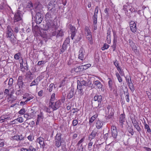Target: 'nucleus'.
Returning <instances> with one entry per match:
<instances>
[{
	"mask_svg": "<svg viewBox=\"0 0 151 151\" xmlns=\"http://www.w3.org/2000/svg\"><path fill=\"white\" fill-rule=\"evenodd\" d=\"M58 6L55 1H50L47 5V12L45 15L47 21H52L56 16L58 11Z\"/></svg>",
	"mask_w": 151,
	"mask_h": 151,
	"instance_id": "nucleus-1",
	"label": "nucleus"
},
{
	"mask_svg": "<svg viewBox=\"0 0 151 151\" xmlns=\"http://www.w3.org/2000/svg\"><path fill=\"white\" fill-rule=\"evenodd\" d=\"M104 98L101 95H96L91 101L92 106L94 108L100 109L103 107L102 101Z\"/></svg>",
	"mask_w": 151,
	"mask_h": 151,
	"instance_id": "nucleus-2",
	"label": "nucleus"
},
{
	"mask_svg": "<svg viewBox=\"0 0 151 151\" xmlns=\"http://www.w3.org/2000/svg\"><path fill=\"white\" fill-rule=\"evenodd\" d=\"M7 31L6 33V37L7 38L9 37L10 39L11 42L12 44H14L16 41L14 36L13 35V30L11 27L8 26L7 27Z\"/></svg>",
	"mask_w": 151,
	"mask_h": 151,
	"instance_id": "nucleus-3",
	"label": "nucleus"
},
{
	"mask_svg": "<svg viewBox=\"0 0 151 151\" xmlns=\"http://www.w3.org/2000/svg\"><path fill=\"white\" fill-rule=\"evenodd\" d=\"M23 14L22 12L18 10L14 15L13 17L14 22H17L22 20Z\"/></svg>",
	"mask_w": 151,
	"mask_h": 151,
	"instance_id": "nucleus-4",
	"label": "nucleus"
},
{
	"mask_svg": "<svg viewBox=\"0 0 151 151\" xmlns=\"http://www.w3.org/2000/svg\"><path fill=\"white\" fill-rule=\"evenodd\" d=\"M100 134V132L99 130L96 128H94L88 137V139L90 141L93 140L96 137H98Z\"/></svg>",
	"mask_w": 151,
	"mask_h": 151,
	"instance_id": "nucleus-5",
	"label": "nucleus"
},
{
	"mask_svg": "<svg viewBox=\"0 0 151 151\" xmlns=\"http://www.w3.org/2000/svg\"><path fill=\"white\" fill-rule=\"evenodd\" d=\"M61 134L60 133H57L55 137V145L57 147H59L62 143Z\"/></svg>",
	"mask_w": 151,
	"mask_h": 151,
	"instance_id": "nucleus-6",
	"label": "nucleus"
},
{
	"mask_svg": "<svg viewBox=\"0 0 151 151\" xmlns=\"http://www.w3.org/2000/svg\"><path fill=\"white\" fill-rule=\"evenodd\" d=\"M36 5L35 6V12L36 14H41L43 13V6L39 3H38L36 4Z\"/></svg>",
	"mask_w": 151,
	"mask_h": 151,
	"instance_id": "nucleus-7",
	"label": "nucleus"
},
{
	"mask_svg": "<svg viewBox=\"0 0 151 151\" xmlns=\"http://www.w3.org/2000/svg\"><path fill=\"white\" fill-rule=\"evenodd\" d=\"M43 14H36L34 17V21L37 24H40L43 20Z\"/></svg>",
	"mask_w": 151,
	"mask_h": 151,
	"instance_id": "nucleus-8",
	"label": "nucleus"
},
{
	"mask_svg": "<svg viewBox=\"0 0 151 151\" xmlns=\"http://www.w3.org/2000/svg\"><path fill=\"white\" fill-rule=\"evenodd\" d=\"M61 104V102L60 101H58L55 103L52 102L50 106L54 111L58 109L60 107Z\"/></svg>",
	"mask_w": 151,
	"mask_h": 151,
	"instance_id": "nucleus-9",
	"label": "nucleus"
},
{
	"mask_svg": "<svg viewBox=\"0 0 151 151\" xmlns=\"http://www.w3.org/2000/svg\"><path fill=\"white\" fill-rule=\"evenodd\" d=\"M132 123L134 127L136 129L137 131L140 133L141 130V129L138 124V123L135 118L132 119Z\"/></svg>",
	"mask_w": 151,
	"mask_h": 151,
	"instance_id": "nucleus-10",
	"label": "nucleus"
},
{
	"mask_svg": "<svg viewBox=\"0 0 151 151\" xmlns=\"http://www.w3.org/2000/svg\"><path fill=\"white\" fill-rule=\"evenodd\" d=\"M22 79V76H19L18 77L17 83L18 86V88L22 89L24 85V82H23Z\"/></svg>",
	"mask_w": 151,
	"mask_h": 151,
	"instance_id": "nucleus-11",
	"label": "nucleus"
},
{
	"mask_svg": "<svg viewBox=\"0 0 151 151\" xmlns=\"http://www.w3.org/2000/svg\"><path fill=\"white\" fill-rule=\"evenodd\" d=\"M69 29L71 32V38L72 40H73L76 34V28L71 24H70L69 25Z\"/></svg>",
	"mask_w": 151,
	"mask_h": 151,
	"instance_id": "nucleus-12",
	"label": "nucleus"
},
{
	"mask_svg": "<svg viewBox=\"0 0 151 151\" xmlns=\"http://www.w3.org/2000/svg\"><path fill=\"white\" fill-rule=\"evenodd\" d=\"M130 30L133 32H135L136 31V25L135 22L133 21L130 22Z\"/></svg>",
	"mask_w": 151,
	"mask_h": 151,
	"instance_id": "nucleus-13",
	"label": "nucleus"
},
{
	"mask_svg": "<svg viewBox=\"0 0 151 151\" xmlns=\"http://www.w3.org/2000/svg\"><path fill=\"white\" fill-rule=\"evenodd\" d=\"M111 134L114 138H116L117 135L116 127L114 126H112L111 128Z\"/></svg>",
	"mask_w": 151,
	"mask_h": 151,
	"instance_id": "nucleus-14",
	"label": "nucleus"
},
{
	"mask_svg": "<svg viewBox=\"0 0 151 151\" xmlns=\"http://www.w3.org/2000/svg\"><path fill=\"white\" fill-rule=\"evenodd\" d=\"M24 137L22 134L14 136L12 137V138L14 140L17 141H21L24 139Z\"/></svg>",
	"mask_w": 151,
	"mask_h": 151,
	"instance_id": "nucleus-15",
	"label": "nucleus"
},
{
	"mask_svg": "<svg viewBox=\"0 0 151 151\" xmlns=\"http://www.w3.org/2000/svg\"><path fill=\"white\" fill-rule=\"evenodd\" d=\"M48 22H47L45 26H43V27H41V28L44 31H46L48 30L50 27H51V24L50 22V21H48ZM51 22V21H50Z\"/></svg>",
	"mask_w": 151,
	"mask_h": 151,
	"instance_id": "nucleus-16",
	"label": "nucleus"
},
{
	"mask_svg": "<svg viewBox=\"0 0 151 151\" xmlns=\"http://www.w3.org/2000/svg\"><path fill=\"white\" fill-rule=\"evenodd\" d=\"M103 124V122L99 120H98L96 121V129H98L101 128Z\"/></svg>",
	"mask_w": 151,
	"mask_h": 151,
	"instance_id": "nucleus-17",
	"label": "nucleus"
},
{
	"mask_svg": "<svg viewBox=\"0 0 151 151\" xmlns=\"http://www.w3.org/2000/svg\"><path fill=\"white\" fill-rule=\"evenodd\" d=\"M111 106L110 105H108L107 106V109L108 111V114H109V118H111L112 116H113L114 114V112H113V111H114L113 109L111 108Z\"/></svg>",
	"mask_w": 151,
	"mask_h": 151,
	"instance_id": "nucleus-18",
	"label": "nucleus"
},
{
	"mask_svg": "<svg viewBox=\"0 0 151 151\" xmlns=\"http://www.w3.org/2000/svg\"><path fill=\"white\" fill-rule=\"evenodd\" d=\"M84 50L83 48H81L79 51V54L78 58L81 60L83 59V53H84Z\"/></svg>",
	"mask_w": 151,
	"mask_h": 151,
	"instance_id": "nucleus-19",
	"label": "nucleus"
},
{
	"mask_svg": "<svg viewBox=\"0 0 151 151\" xmlns=\"http://www.w3.org/2000/svg\"><path fill=\"white\" fill-rule=\"evenodd\" d=\"M128 43L133 50H134L135 51V50H137V47H136L135 44L131 40L129 39L128 40Z\"/></svg>",
	"mask_w": 151,
	"mask_h": 151,
	"instance_id": "nucleus-20",
	"label": "nucleus"
},
{
	"mask_svg": "<svg viewBox=\"0 0 151 151\" xmlns=\"http://www.w3.org/2000/svg\"><path fill=\"white\" fill-rule=\"evenodd\" d=\"M126 91H124V94L125 95V98L127 101L129 102L130 100L129 93L128 92V90L127 87H126Z\"/></svg>",
	"mask_w": 151,
	"mask_h": 151,
	"instance_id": "nucleus-21",
	"label": "nucleus"
},
{
	"mask_svg": "<svg viewBox=\"0 0 151 151\" xmlns=\"http://www.w3.org/2000/svg\"><path fill=\"white\" fill-rule=\"evenodd\" d=\"M26 9L28 10H31L33 8V4L31 2L27 3L26 6Z\"/></svg>",
	"mask_w": 151,
	"mask_h": 151,
	"instance_id": "nucleus-22",
	"label": "nucleus"
},
{
	"mask_svg": "<svg viewBox=\"0 0 151 151\" xmlns=\"http://www.w3.org/2000/svg\"><path fill=\"white\" fill-rule=\"evenodd\" d=\"M94 85L97 86L99 88H101L102 87V85L101 82L98 80L95 81L93 83Z\"/></svg>",
	"mask_w": 151,
	"mask_h": 151,
	"instance_id": "nucleus-23",
	"label": "nucleus"
},
{
	"mask_svg": "<svg viewBox=\"0 0 151 151\" xmlns=\"http://www.w3.org/2000/svg\"><path fill=\"white\" fill-rule=\"evenodd\" d=\"M32 73L30 71H29L26 73L25 76L27 79L32 80L33 78V77L32 76Z\"/></svg>",
	"mask_w": 151,
	"mask_h": 151,
	"instance_id": "nucleus-24",
	"label": "nucleus"
},
{
	"mask_svg": "<svg viewBox=\"0 0 151 151\" xmlns=\"http://www.w3.org/2000/svg\"><path fill=\"white\" fill-rule=\"evenodd\" d=\"M74 70L76 73L80 72L83 71L82 66H80L73 69Z\"/></svg>",
	"mask_w": 151,
	"mask_h": 151,
	"instance_id": "nucleus-25",
	"label": "nucleus"
},
{
	"mask_svg": "<svg viewBox=\"0 0 151 151\" xmlns=\"http://www.w3.org/2000/svg\"><path fill=\"white\" fill-rule=\"evenodd\" d=\"M67 46V45H65V44H63L62 46V48L60 49V54H62L66 50Z\"/></svg>",
	"mask_w": 151,
	"mask_h": 151,
	"instance_id": "nucleus-26",
	"label": "nucleus"
},
{
	"mask_svg": "<svg viewBox=\"0 0 151 151\" xmlns=\"http://www.w3.org/2000/svg\"><path fill=\"white\" fill-rule=\"evenodd\" d=\"M125 117L124 114H122L120 116L119 122L121 124H123V122H125Z\"/></svg>",
	"mask_w": 151,
	"mask_h": 151,
	"instance_id": "nucleus-27",
	"label": "nucleus"
},
{
	"mask_svg": "<svg viewBox=\"0 0 151 151\" xmlns=\"http://www.w3.org/2000/svg\"><path fill=\"white\" fill-rule=\"evenodd\" d=\"M98 115L97 114H95L92 117H91L89 119V124L92 123L95 120L96 118L97 117Z\"/></svg>",
	"mask_w": 151,
	"mask_h": 151,
	"instance_id": "nucleus-28",
	"label": "nucleus"
},
{
	"mask_svg": "<svg viewBox=\"0 0 151 151\" xmlns=\"http://www.w3.org/2000/svg\"><path fill=\"white\" fill-rule=\"evenodd\" d=\"M74 95V91L72 90L69 91V92L67 95V97L68 99H70Z\"/></svg>",
	"mask_w": 151,
	"mask_h": 151,
	"instance_id": "nucleus-29",
	"label": "nucleus"
},
{
	"mask_svg": "<svg viewBox=\"0 0 151 151\" xmlns=\"http://www.w3.org/2000/svg\"><path fill=\"white\" fill-rule=\"evenodd\" d=\"M127 129L129 133H130L132 135H133L134 134V132L132 126H128V127H127Z\"/></svg>",
	"mask_w": 151,
	"mask_h": 151,
	"instance_id": "nucleus-30",
	"label": "nucleus"
},
{
	"mask_svg": "<svg viewBox=\"0 0 151 151\" xmlns=\"http://www.w3.org/2000/svg\"><path fill=\"white\" fill-rule=\"evenodd\" d=\"M116 39L115 37L114 38L113 44L111 46V47L113 51H114L116 48Z\"/></svg>",
	"mask_w": 151,
	"mask_h": 151,
	"instance_id": "nucleus-31",
	"label": "nucleus"
},
{
	"mask_svg": "<svg viewBox=\"0 0 151 151\" xmlns=\"http://www.w3.org/2000/svg\"><path fill=\"white\" fill-rule=\"evenodd\" d=\"M10 118V117H8L6 116L3 115L0 117V122H3L4 121H6V119H9Z\"/></svg>",
	"mask_w": 151,
	"mask_h": 151,
	"instance_id": "nucleus-32",
	"label": "nucleus"
},
{
	"mask_svg": "<svg viewBox=\"0 0 151 151\" xmlns=\"http://www.w3.org/2000/svg\"><path fill=\"white\" fill-rule=\"evenodd\" d=\"M63 33L62 29L58 30L57 32V34L56 36V37H62L63 35Z\"/></svg>",
	"mask_w": 151,
	"mask_h": 151,
	"instance_id": "nucleus-33",
	"label": "nucleus"
},
{
	"mask_svg": "<svg viewBox=\"0 0 151 151\" xmlns=\"http://www.w3.org/2000/svg\"><path fill=\"white\" fill-rule=\"evenodd\" d=\"M144 126L145 129H147V131L148 132L150 133L151 132V130L149 126L145 122H144Z\"/></svg>",
	"mask_w": 151,
	"mask_h": 151,
	"instance_id": "nucleus-34",
	"label": "nucleus"
},
{
	"mask_svg": "<svg viewBox=\"0 0 151 151\" xmlns=\"http://www.w3.org/2000/svg\"><path fill=\"white\" fill-rule=\"evenodd\" d=\"M43 114L42 112H40V114L37 115V119L40 121L41 119H43Z\"/></svg>",
	"mask_w": 151,
	"mask_h": 151,
	"instance_id": "nucleus-35",
	"label": "nucleus"
},
{
	"mask_svg": "<svg viewBox=\"0 0 151 151\" xmlns=\"http://www.w3.org/2000/svg\"><path fill=\"white\" fill-rule=\"evenodd\" d=\"M14 82V80L12 78H10L8 82V85L9 86L8 88H9L10 87H11L13 86V83Z\"/></svg>",
	"mask_w": 151,
	"mask_h": 151,
	"instance_id": "nucleus-36",
	"label": "nucleus"
},
{
	"mask_svg": "<svg viewBox=\"0 0 151 151\" xmlns=\"http://www.w3.org/2000/svg\"><path fill=\"white\" fill-rule=\"evenodd\" d=\"M16 90H17L16 92V94L18 96L22 93V89H20V88H16Z\"/></svg>",
	"mask_w": 151,
	"mask_h": 151,
	"instance_id": "nucleus-37",
	"label": "nucleus"
},
{
	"mask_svg": "<svg viewBox=\"0 0 151 151\" xmlns=\"http://www.w3.org/2000/svg\"><path fill=\"white\" fill-rule=\"evenodd\" d=\"M90 142L88 143V149L89 150H91V146L93 144V140L91 141L89 140Z\"/></svg>",
	"mask_w": 151,
	"mask_h": 151,
	"instance_id": "nucleus-38",
	"label": "nucleus"
},
{
	"mask_svg": "<svg viewBox=\"0 0 151 151\" xmlns=\"http://www.w3.org/2000/svg\"><path fill=\"white\" fill-rule=\"evenodd\" d=\"M81 66H82V68L83 70L90 67L91 66V65L90 64H88L84 65H81Z\"/></svg>",
	"mask_w": 151,
	"mask_h": 151,
	"instance_id": "nucleus-39",
	"label": "nucleus"
},
{
	"mask_svg": "<svg viewBox=\"0 0 151 151\" xmlns=\"http://www.w3.org/2000/svg\"><path fill=\"white\" fill-rule=\"evenodd\" d=\"M130 8V6L127 3L126 4L124 5L123 6V9L125 11H127V8Z\"/></svg>",
	"mask_w": 151,
	"mask_h": 151,
	"instance_id": "nucleus-40",
	"label": "nucleus"
},
{
	"mask_svg": "<svg viewBox=\"0 0 151 151\" xmlns=\"http://www.w3.org/2000/svg\"><path fill=\"white\" fill-rule=\"evenodd\" d=\"M108 79H109V81L108 82L109 86V88L112 89V86L113 85V82L111 78H108Z\"/></svg>",
	"mask_w": 151,
	"mask_h": 151,
	"instance_id": "nucleus-41",
	"label": "nucleus"
},
{
	"mask_svg": "<svg viewBox=\"0 0 151 151\" xmlns=\"http://www.w3.org/2000/svg\"><path fill=\"white\" fill-rule=\"evenodd\" d=\"M54 86V88H55V86L53 83H51L49 86L48 88H47V90H49L50 92H51L52 90L53 87Z\"/></svg>",
	"mask_w": 151,
	"mask_h": 151,
	"instance_id": "nucleus-42",
	"label": "nucleus"
},
{
	"mask_svg": "<svg viewBox=\"0 0 151 151\" xmlns=\"http://www.w3.org/2000/svg\"><path fill=\"white\" fill-rule=\"evenodd\" d=\"M27 151H36V149L32 145H30L27 148Z\"/></svg>",
	"mask_w": 151,
	"mask_h": 151,
	"instance_id": "nucleus-43",
	"label": "nucleus"
},
{
	"mask_svg": "<svg viewBox=\"0 0 151 151\" xmlns=\"http://www.w3.org/2000/svg\"><path fill=\"white\" fill-rule=\"evenodd\" d=\"M99 7L98 6H96L93 16L97 17V14L98 12Z\"/></svg>",
	"mask_w": 151,
	"mask_h": 151,
	"instance_id": "nucleus-44",
	"label": "nucleus"
},
{
	"mask_svg": "<svg viewBox=\"0 0 151 151\" xmlns=\"http://www.w3.org/2000/svg\"><path fill=\"white\" fill-rule=\"evenodd\" d=\"M111 32L110 31V29H108L107 33V40H108L110 39Z\"/></svg>",
	"mask_w": 151,
	"mask_h": 151,
	"instance_id": "nucleus-45",
	"label": "nucleus"
},
{
	"mask_svg": "<svg viewBox=\"0 0 151 151\" xmlns=\"http://www.w3.org/2000/svg\"><path fill=\"white\" fill-rule=\"evenodd\" d=\"M38 84V82L36 81L35 80H34L30 84V86L32 87L33 86L37 85Z\"/></svg>",
	"mask_w": 151,
	"mask_h": 151,
	"instance_id": "nucleus-46",
	"label": "nucleus"
},
{
	"mask_svg": "<svg viewBox=\"0 0 151 151\" xmlns=\"http://www.w3.org/2000/svg\"><path fill=\"white\" fill-rule=\"evenodd\" d=\"M97 17L93 16V17L92 19L93 20V24L94 25H96L97 23Z\"/></svg>",
	"mask_w": 151,
	"mask_h": 151,
	"instance_id": "nucleus-47",
	"label": "nucleus"
},
{
	"mask_svg": "<svg viewBox=\"0 0 151 151\" xmlns=\"http://www.w3.org/2000/svg\"><path fill=\"white\" fill-rule=\"evenodd\" d=\"M21 55V53L19 52L15 54L14 56V58L16 60H18L19 59V56Z\"/></svg>",
	"mask_w": 151,
	"mask_h": 151,
	"instance_id": "nucleus-48",
	"label": "nucleus"
},
{
	"mask_svg": "<svg viewBox=\"0 0 151 151\" xmlns=\"http://www.w3.org/2000/svg\"><path fill=\"white\" fill-rule=\"evenodd\" d=\"M129 88L132 91H134V88L133 86V84L132 83V82L130 83L129 84Z\"/></svg>",
	"mask_w": 151,
	"mask_h": 151,
	"instance_id": "nucleus-49",
	"label": "nucleus"
},
{
	"mask_svg": "<svg viewBox=\"0 0 151 151\" xmlns=\"http://www.w3.org/2000/svg\"><path fill=\"white\" fill-rule=\"evenodd\" d=\"M55 93H53L52 94L51 96V99L50 100V102L51 103L52 102H53L52 101H53L55 99Z\"/></svg>",
	"mask_w": 151,
	"mask_h": 151,
	"instance_id": "nucleus-50",
	"label": "nucleus"
},
{
	"mask_svg": "<svg viewBox=\"0 0 151 151\" xmlns=\"http://www.w3.org/2000/svg\"><path fill=\"white\" fill-rule=\"evenodd\" d=\"M79 83L83 86H86L87 83L85 81L83 80L81 81V82L79 81Z\"/></svg>",
	"mask_w": 151,
	"mask_h": 151,
	"instance_id": "nucleus-51",
	"label": "nucleus"
},
{
	"mask_svg": "<svg viewBox=\"0 0 151 151\" xmlns=\"http://www.w3.org/2000/svg\"><path fill=\"white\" fill-rule=\"evenodd\" d=\"M44 139L43 138L40 137L37 139L36 142L39 143L42 141H44Z\"/></svg>",
	"mask_w": 151,
	"mask_h": 151,
	"instance_id": "nucleus-52",
	"label": "nucleus"
},
{
	"mask_svg": "<svg viewBox=\"0 0 151 151\" xmlns=\"http://www.w3.org/2000/svg\"><path fill=\"white\" fill-rule=\"evenodd\" d=\"M25 112V110L24 108L22 109L18 112L19 114H24Z\"/></svg>",
	"mask_w": 151,
	"mask_h": 151,
	"instance_id": "nucleus-53",
	"label": "nucleus"
},
{
	"mask_svg": "<svg viewBox=\"0 0 151 151\" xmlns=\"http://www.w3.org/2000/svg\"><path fill=\"white\" fill-rule=\"evenodd\" d=\"M28 139L30 141H32L34 139V137L31 134H30L27 137Z\"/></svg>",
	"mask_w": 151,
	"mask_h": 151,
	"instance_id": "nucleus-54",
	"label": "nucleus"
},
{
	"mask_svg": "<svg viewBox=\"0 0 151 151\" xmlns=\"http://www.w3.org/2000/svg\"><path fill=\"white\" fill-rule=\"evenodd\" d=\"M109 47V45L106 44H105L104 45L103 47L102 48V50H103L108 49Z\"/></svg>",
	"mask_w": 151,
	"mask_h": 151,
	"instance_id": "nucleus-55",
	"label": "nucleus"
},
{
	"mask_svg": "<svg viewBox=\"0 0 151 151\" xmlns=\"http://www.w3.org/2000/svg\"><path fill=\"white\" fill-rule=\"evenodd\" d=\"M78 85L77 86V89L78 90H80L81 89H83L84 86L79 84L78 82H77Z\"/></svg>",
	"mask_w": 151,
	"mask_h": 151,
	"instance_id": "nucleus-56",
	"label": "nucleus"
},
{
	"mask_svg": "<svg viewBox=\"0 0 151 151\" xmlns=\"http://www.w3.org/2000/svg\"><path fill=\"white\" fill-rule=\"evenodd\" d=\"M24 117L26 118L27 119H29L32 118V116H30V117H29V115L28 113L24 114Z\"/></svg>",
	"mask_w": 151,
	"mask_h": 151,
	"instance_id": "nucleus-57",
	"label": "nucleus"
},
{
	"mask_svg": "<svg viewBox=\"0 0 151 151\" xmlns=\"http://www.w3.org/2000/svg\"><path fill=\"white\" fill-rule=\"evenodd\" d=\"M70 41V40L69 38H68L65 40L63 44H65V45H68Z\"/></svg>",
	"mask_w": 151,
	"mask_h": 151,
	"instance_id": "nucleus-58",
	"label": "nucleus"
},
{
	"mask_svg": "<svg viewBox=\"0 0 151 151\" xmlns=\"http://www.w3.org/2000/svg\"><path fill=\"white\" fill-rule=\"evenodd\" d=\"M17 120L19 122L22 123L23 122V119L22 117H19L17 119Z\"/></svg>",
	"mask_w": 151,
	"mask_h": 151,
	"instance_id": "nucleus-59",
	"label": "nucleus"
},
{
	"mask_svg": "<svg viewBox=\"0 0 151 151\" xmlns=\"http://www.w3.org/2000/svg\"><path fill=\"white\" fill-rule=\"evenodd\" d=\"M78 123V121L76 119L74 120L72 122V124L74 126H76Z\"/></svg>",
	"mask_w": 151,
	"mask_h": 151,
	"instance_id": "nucleus-60",
	"label": "nucleus"
},
{
	"mask_svg": "<svg viewBox=\"0 0 151 151\" xmlns=\"http://www.w3.org/2000/svg\"><path fill=\"white\" fill-rule=\"evenodd\" d=\"M113 63L114 64L116 67H117L119 66L118 61H117L116 60L115 61H113Z\"/></svg>",
	"mask_w": 151,
	"mask_h": 151,
	"instance_id": "nucleus-61",
	"label": "nucleus"
},
{
	"mask_svg": "<svg viewBox=\"0 0 151 151\" xmlns=\"http://www.w3.org/2000/svg\"><path fill=\"white\" fill-rule=\"evenodd\" d=\"M81 36H78V37L76 39L75 41L74 42L75 43H76L78 42L81 40Z\"/></svg>",
	"mask_w": 151,
	"mask_h": 151,
	"instance_id": "nucleus-62",
	"label": "nucleus"
},
{
	"mask_svg": "<svg viewBox=\"0 0 151 151\" xmlns=\"http://www.w3.org/2000/svg\"><path fill=\"white\" fill-rule=\"evenodd\" d=\"M39 144L40 145V147H42L43 148L45 146V144L44 142V141H42L40 142L39 143Z\"/></svg>",
	"mask_w": 151,
	"mask_h": 151,
	"instance_id": "nucleus-63",
	"label": "nucleus"
},
{
	"mask_svg": "<svg viewBox=\"0 0 151 151\" xmlns=\"http://www.w3.org/2000/svg\"><path fill=\"white\" fill-rule=\"evenodd\" d=\"M93 84H92L91 82L90 81H89L88 82L87 84L86 85V86H87L88 87H92Z\"/></svg>",
	"mask_w": 151,
	"mask_h": 151,
	"instance_id": "nucleus-64",
	"label": "nucleus"
}]
</instances>
